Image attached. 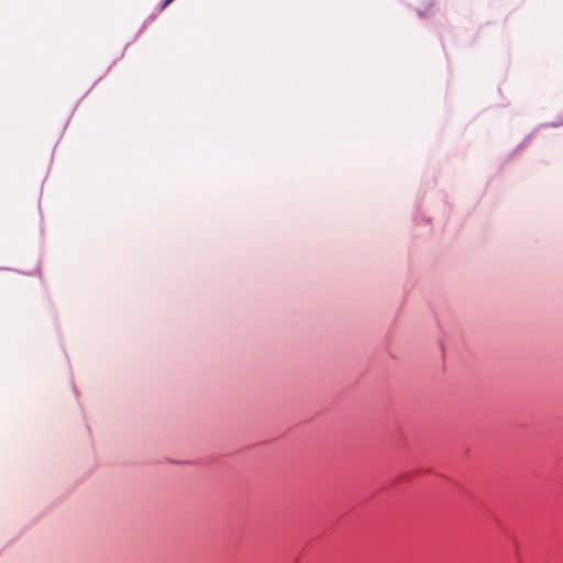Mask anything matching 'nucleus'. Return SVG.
Returning a JSON list of instances; mask_svg holds the SVG:
<instances>
[{
	"label": "nucleus",
	"instance_id": "f257e3e1",
	"mask_svg": "<svg viewBox=\"0 0 563 563\" xmlns=\"http://www.w3.org/2000/svg\"><path fill=\"white\" fill-rule=\"evenodd\" d=\"M173 1H174V0H165V1L163 2V4L161 5V10L166 9V8L169 5V3H172Z\"/></svg>",
	"mask_w": 563,
	"mask_h": 563
}]
</instances>
